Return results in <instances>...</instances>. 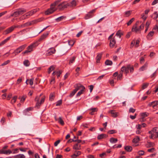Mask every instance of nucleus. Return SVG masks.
Returning <instances> with one entry per match:
<instances>
[{"label": "nucleus", "instance_id": "obj_1", "mask_svg": "<svg viewBox=\"0 0 158 158\" xmlns=\"http://www.w3.org/2000/svg\"><path fill=\"white\" fill-rule=\"evenodd\" d=\"M59 1H57L53 3H52L50 6V8L48 9L45 12V14L46 15H48L53 13L56 11V8L55 7V6L58 4Z\"/></svg>", "mask_w": 158, "mask_h": 158}, {"label": "nucleus", "instance_id": "obj_2", "mask_svg": "<svg viewBox=\"0 0 158 158\" xmlns=\"http://www.w3.org/2000/svg\"><path fill=\"white\" fill-rule=\"evenodd\" d=\"M41 96V94H40V96L39 97L36 96L35 99V101L36 102H37L36 104V106L38 108H39L40 105L43 104L45 99V97L44 96L42 97V99H41L40 102L39 100L40 99V97Z\"/></svg>", "mask_w": 158, "mask_h": 158}, {"label": "nucleus", "instance_id": "obj_3", "mask_svg": "<svg viewBox=\"0 0 158 158\" xmlns=\"http://www.w3.org/2000/svg\"><path fill=\"white\" fill-rule=\"evenodd\" d=\"M157 129V128L156 127H154L152 130L148 132L149 134L151 135L149 136L150 139H154L156 138V136L158 132Z\"/></svg>", "mask_w": 158, "mask_h": 158}, {"label": "nucleus", "instance_id": "obj_4", "mask_svg": "<svg viewBox=\"0 0 158 158\" xmlns=\"http://www.w3.org/2000/svg\"><path fill=\"white\" fill-rule=\"evenodd\" d=\"M27 46V45L26 44H24L20 46L19 48L16 49L13 52V53L15 54V55H16L24 50Z\"/></svg>", "mask_w": 158, "mask_h": 158}, {"label": "nucleus", "instance_id": "obj_5", "mask_svg": "<svg viewBox=\"0 0 158 158\" xmlns=\"http://www.w3.org/2000/svg\"><path fill=\"white\" fill-rule=\"evenodd\" d=\"M59 1L58 4L56 5L58 6V8L60 10L64 9V8L68 7L67 2H63L59 4L60 1Z\"/></svg>", "mask_w": 158, "mask_h": 158}, {"label": "nucleus", "instance_id": "obj_6", "mask_svg": "<svg viewBox=\"0 0 158 158\" xmlns=\"http://www.w3.org/2000/svg\"><path fill=\"white\" fill-rule=\"evenodd\" d=\"M129 68H130V64L127 65L126 67L123 66L121 68L120 72H122V73L123 74V72H124L125 73L127 74L129 73Z\"/></svg>", "mask_w": 158, "mask_h": 158}, {"label": "nucleus", "instance_id": "obj_7", "mask_svg": "<svg viewBox=\"0 0 158 158\" xmlns=\"http://www.w3.org/2000/svg\"><path fill=\"white\" fill-rule=\"evenodd\" d=\"M96 9H94L87 14L85 16V19H88L92 17L93 16V13L95 11Z\"/></svg>", "mask_w": 158, "mask_h": 158}, {"label": "nucleus", "instance_id": "obj_8", "mask_svg": "<svg viewBox=\"0 0 158 158\" xmlns=\"http://www.w3.org/2000/svg\"><path fill=\"white\" fill-rule=\"evenodd\" d=\"M19 27V26H12L9 28L4 31V34H7L12 32L14 29Z\"/></svg>", "mask_w": 158, "mask_h": 158}, {"label": "nucleus", "instance_id": "obj_9", "mask_svg": "<svg viewBox=\"0 0 158 158\" xmlns=\"http://www.w3.org/2000/svg\"><path fill=\"white\" fill-rule=\"evenodd\" d=\"M56 50L54 48H51L49 49L47 51V53H46L47 56H49L54 53L55 52Z\"/></svg>", "mask_w": 158, "mask_h": 158}, {"label": "nucleus", "instance_id": "obj_10", "mask_svg": "<svg viewBox=\"0 0 158 158\" xmlns=\"http://www.w3.org/2000/svg\"><path fill=\"white\" fill-rule=\"evenodd\" d=\"M37 45L38 44L37 43H34L28 46L27 49L28 50H29V51H30L31 52L33 51V48L36 47Z\"/></svg>", "mask_w": 158, "mask_h": 158}, {"label": "nucleus", "instance_id": "obj_11", "mask_svg": "<svg viewBox=\"0 0 158 158\" xmlns=\"http://www.w3.org/2000/svg\"><path fill=\"white\" fill-rule=\"evenodd\" d=\"M116 43V41L114 37L111 39L110 40V46L111 48H113L114 47L115 44Z\"/></svg>", "mask_w": 158, "mask_h": 158}, {"label": "nucleus", "instance_id": "obj_12", "mask_svg": "<svg viewBox=\"0 0 158 158\" xmlns=\"http://www.w3.org/2000/svg\"><path fill=\"white\" fill-rule=\"evenodd\" d=\"M131 31L133 32H135L136 33H140L141 32L140 29L139 28H137L136 26H133Z\"/></svg>", "mask_w": 158, "mask_h": 158}, {"label": "nucleus", "instance_id": "obj_13", "mask_svg": "<svg viewBox=\"0 0 158 158\" xmlns=\"http://www.w3.org/2000/svg\"><path fill=\"white\" fill-rule=\"evenodd\" d=\"M109 113L112 114V116L114 118H116L118 115V113L116 112L114 110H110L109 111Z\"/></svg>", "mask_w": 158, "mask_h": 158}, {"label": "nucleus", "instance_id": "obj_14", "mask_svg": "<svg viewBox=\"0 0 158 158\" xmlns=\"http://www.w3.org/2000/svg\"><path fill=\"white\" fill-rule=\"evenodd\" d=\"M48 34V32H47L46 33H44L42 35H41L40 37L38 40V41H41L42 40H44L47 37Z\"/></svg>", "mask_w": 158, "mask_h": 158}, {"label": "nucleus", "instance_id": "obj_15", "mask_svg": "<svg viewBox=\"0 0 158 158\" xmlns=\"http://www.w3.org/2000/svg\"><path fill=\"white\" fill-rule=\"evenodd\" d=\"M158 105V101H155L150 103L148 104V106H152L153 108H155V107Z\"/></svg>", "mask_w": 158, "mask_h": 158}, {"label": "nucleus", "instance_id": "obj_16", "mask_svg": "<svg viewBox=\"0 0 158 158\" xmlns=\"http://www.w3.org/2000/svg\"><path fill=\"white\" fill-rule=\"evenodd\" d=\"M75 89H77V91L79 89H85L84 86L80 84H77L75 87Z\"/></svg>", "mask_w": 158, "mask_h": 158}, {"label": "nucleus", "instance_id": "obj_17", "mask_svg": "<svg viewBox=\"0 0 158 158\" xmlns=\"http://www.w3.org/2000/svg\"><path fill=\"white\" fill-rule=\"evenodd\" d=\"M67 4L68 5V6H74L76 5V1L75 0H73L69 3L67 2Z\"/></svg>", "mask_w": 158, "mask_h": 158}, {"label": "nucleus", "instance_id": "obj_18", "mask_svg": "<svg viewBox=\"0 0 158 158\" xmlns=\"http://www.w3.org/2000/svg\"><path fill=\"white\" fill-rule=\"evenodd\" d=\"M32 109V108L31 107H29L27 108V109L24 110L23 112V114L25 115H27L28 114V113Z\"/></svg>", "mask_w": 158, "mask_h": 158}, {"label": "nucleus", "instance_id": "obj_19", "mask_svg": "<svg viewBox=\"0 0 158 158\" xmlns=\"http://www.w3.org/2000/svg\"><path fill=\"white\" fill-rule=\"evenodd\" d=\"M108 136L106 134H101L98 135L97 139L99 140H100L102 139L106 138Z\"/></svg>", "mask_w": 158, "mask_h": 158}, {"label": "nucleus", "instance_id": "obj_20", "mask_svg": "<svg viewBox=\"0 0 158 158\" xmlns=\"http://www.w3.org/2000/svg\"><path fill=\"white\" fill-rule=\"evenodd\" d=\"M76 153L74 154L73 155L71 156L72 158H76V157L80 155L81 154V152L80 151L76 152Z\"/></svg>", "mask_w": 158, "mask_h": 158}, {"label": "nucleus", "instance_id": "obj_21", "mask_svg": "<svg viewBox=\"0 0 158 158\" xmlns=\"http://www.w3.org/2000/svg\"><path fill=\"white\" fill-rule=\"evenodd\" d=\"M17 11H18V13H19V15L23 14L26 11V10L22 8L19 9L17 10Z\"/></svg>", "mask_w": 158, "mask_h": 158}, {"label": "nucleus", "instance_id": "obj_22", "mask_svg": "<svg viewBox=\"0 0 158 158\" xmlns=\"http://www.w3.org/2000/svg\"><path fill=\"white\" fill-rule=\"evenodd\" d=\"M76 58V56H73L70 58L69 62V64L70 65L71 64L73 63L74 62Z\"/></svg>", "mask_w": 158, "mask_h": 158}, {"label": "nucleus", "instance_id": "obj_23", "mask_svg": "<svg viewBox=\"0 0 158 158\" xmlns=\"http://www.w3.org/2000/svg\"><path fill=\"white\" fill-rule=\"evenodd\" d=\"M81 145L79 144L78 143L74 145H73V149L78 150L81 149Z\"/></svg>", "mask_w": 158, "mask_h": 158}, {"label": "nucleus", "instance_id": "obj_24", "mask_svg": "<svg viewBox=\"0 0 158 158\" xmlns=\"http://www.w3.org/2000/svg\"><path fill=\"white\" fill-rule=\"evenodd\" d=\"M154 34V32L153 31H150L147 35V38L148 40H150L151 39L150 37L153 36Z\"/></svg>", "mask_w": 158, "mask_h": 158}, {"label": "nucleus", "instance_id": "obj_25", "mask_svg": "<svg viewBox=\"0 0 158 158\" xmlns=\"http://www.w3.org/2000/svg\"><path fill=\"white\" fill-rule=\"evenodd\" d=\"M154 143L151 142H148V143L146 145V147L148 148L154 147Z\"/></svg>", "mask_w": 158, "mask_h": 158}, {"label": "nucleus", "instance_id": "obj_26", "mask_svg": "<svg viewBox=\"0 0 158 158\" xmlns=\"http://www.w3.org/2000/svg\"><path fill=\"white\" fill-rule=\"evenodd\" d=\"M147 126V125L145 123H143L141 124H138L137 127V129H139L143 127H146Z\"/></svg>", "mask_w": 158, "mask_h": 158}, {"label": "nucleus", "instance_id": "obj_27", "mask_svg": "<svg viewBox=\"0 0 158 158\" xmlns=\"http://www.w3.org/2000/svg\"><path fill=\"white\" fill-rule=\"evenodd\" d=\"M148 64L146 63L145 64L142 66L139 69V70L140 71H143L148 66Z\"/></svg>", "mask_w": 158, "mask_h": 158}, {"label": "nucleus", "instance_id": "obj_28", "mask_svg": "<svg viewBox=\"0 0 158 158\" xmlns=\"http://www.w3.org/2000/svg\"><path fill=\"white\" fill-rule=\"evenodd\" d=\"M110 141L111 143H115L117 142L118 139L116 138L112 137L110 139Z\"/></svg>", "mask_w": 158, "mask_h": 158}, {"label": "nucleus", "instance_id": "obj_29", "mask_svg": "<svg viewBox=\"0 0 158 158\" xmlns=\"http://www.w3.org/2000/svg\"><path fill=\"white\" fill-rule=\"evenodd\" d=\"M102 53H99L97 56L96 57V59L97 60V62L98 63L99 61L101 59L102 56Z\"/></svg>", "mask_w": 158, "mask_h": 158}, {"label": "nucleus", "instance_id": "obj_30", "mask_svg": "<svg viewBox=\"0 0 158 158\" xmlns=\"http://www.w3.org/2000/svg\"><path fill=\"white\" fill-rule=\"evenodd\" d=\"M125 149L127 152H131L132 149V147L131 146H126L124 147Z\"/></svg>", "mask_w": 158, "mask_h": 158}, {"label": "nucleus", "instance_id": "obj_31", "mask_svg": "<svg viewBox=\"0 0 158 158\" xmlns=\"http://www.w3.org/2000/svg\"><path fill=\"white\" fill-rule=\"evenodd\" d=\"M140 114L142 117L144 118L145 117H147L148 116L149 114L147 112H145L141 113Z\"/></svg>", "mask_w": 158, "mask_h": 158}, {"label": "nucleus", "instance_id": "obj_32", "mask_svg": "<svg viewBox=\"0 0 158 158\" xmlns=\"http://www.w3.org/2000/svg\"><path fill=\"white\" fill-rule=\"evenodd\" d=\"M65 18V16H62L56 19L55 20L57 22H59Z\"/></svg>", "mask_w": 158, "mask_h": 158}, {"label": "nucleus", "instance_id": "obj_33", "mask_svg": "<svg viewBox=\"0 0 158 158\" xmlns=\"http://www.w3.org/2000/svg\"><path fill=\"white\" fill-rule=\"evenodd\" d=\"M139 140H140L139 137L138 136H136L133 139L132 142L133 143H137Z\"/></svg>", "mask_w": 158, "mask_h": 158}, {"label": "nucleus", "instance_id": "obj_34", "mask_svg": "<svg viewBox=\"0 0 158 158\" xmlns=\"http://www.w3.org/2000/svg\"><path fill=\"white\" fill-rule=\"evenodd\" d=\"M105 64L107 65H111L113 63L111 60H107L106 61Z\"/></svg>", "mask_w": 158, "mask_h": 158}, {"label": "nucleus", "instance_id": "obj_35", "mask_svg": "<svg viewBox=\"0 0 158 158\" xmlns=\"http://www.w3.org/2000/svg\"><path fill=\"white\" fill-rule=\"evenodd\" d=\"M55 68V67L54 65L51 66L48 69V73L49 74Z\"/></svg>", "mask_w": 158, "mask_h": 158}, {"label": "nucleus", "instance_id": "obj_36", "mask_svg": "<svg viewBox=\"0 0 158 158\" xmlns=\"http://www.w3.org/2000/svg\"><path fill=\"white\" fill-rule=\"evenodd\" d=\"M154 19H156L158 17V14L157 12H155L152 15Z\"/></svg>", "mask_w": 158, "mask_h": 158}, {"label": "nucleus", "instance_id": "obj_37", "mask_svg": "<svg viewBox=\"0 0 158 158\" xmlns=\"http://www.w3.org/2000/svg\"><path fill=\"white\" fill-rule=\"evenodd\" d=\"M132 11L129 10L125 12V16L127 17L129 16L131 14Z\"/></svg>", "mask_w": 158, "mask_h": 158}, {"label": "nucleus", "instance_id": "obj_38", "mask_svg": "<svg viewBox=\"0 0 158 158\" xmlns=\"http://www.w3.org/2000/svg\"><path fill=\"white\" fill-rule=\"evenodd\" d=\"M123 34L120 30H119L117 32L116 35L118 36L120 38H121V35H123Z\"/></svg>", "mask_w": 158, "mask_h": 158}, {"label": "nucleus", "instance_id": "obj_39", "mask_svg": "<svg viewBox=\"0 0 158 158\" xmlns=\"http://www.w3.org/2000/svg\"><path fill=\"white\" fill-rule=\"evenodd\" d=\"M17 98V96H15L13 99L11 101V102L12 104H13L15 103L16 101V100Z\"/></svg>", "mask_w": 158, "mask_h": 158}, {"label": "nucleus", "instance_id": "obj_40", "mask_svg": "<svg viewBox=\"0 0 158 158\" xmlns=\"http://www.w3.org/2000/svg\"><path fill=\"white\" fill-rule=\"evenodd\" d=\"M15 158H25V156L23 154H19L15 156Z\"/></svg>", "mask_w": 158, "mask_h": 158}, {"label": "nucleus", "instance_id": "obj_41", "mask_svg": "<svg viewBox=\"0 0 158 158\" xmlns=\"http://www.w3.org/2000/svg\"><path fill=\"white\" fill-rule=\"evenodd\" d=\"M23 64L25 66H28L30 64V63L28 60H25L23 62Z\"/></svg>", "mask_w": 158, "mask_h": 158}, {"label": "nucleus", "instance_id": "obj_42", "mask_svg": "<svg viewBox=\"0 0 158 158\" xmlns=\"http://www.w3.org/2000/svg\"><path fill=\"white\" fill-rule=\"evenodd\" d=\"M26 95H23L21 98L20 97H19V98L21 99L20 102H23L26 98Z\"/></svg>", "mask_w": 158, "mask_h": 158}, {"label": "nucleus", "instance_id": "obj_43", "mask_svg": "<svg viewBox=\"0 0 158 158\" xmlns=\"http://www.w3.org/2000/svg\"><path fill=\"white\" fill-rule=\"evenodd\" d=\"M58 122L62 125H63L64 124V122L62 119L61 117H59Z\"/></svg>", "mask_w": 158, "mask_h": 158}, {"label": "nucleus", "instance_id": "obj_44", "mask_svg": "<svg viewBox=\"0 0 158 158\" xmlns=\"http://www.w3.org/2000/svg\"><path fill=\"white\" fill-rule=\"evenodd\" d=\"M33 81H34V78H32L31 79H30V80L29 79H27L26 82V83L27 84V82L28 81H29V84L31 85H32L33 84Z\"/></svg>", "mask_w": 158, "mask_h": 158}, {"label": "nucleus", "instance_id": "obj_45", "mask_svg": "<svg viewBox=\"0 0 158 158\" xmlns=\"http://www.w3.org/2000/svg\"><path fill=\"white\" fill-rule=\"evenodd\" d=\"M85 89H81V90L78 92L77 94V96H80L83 93V92L84 91Z\"/></svg>", "mask_w": 158, "mask_h": 158}, {"label": "nucleus", "instance_id": "obj_46", "mask_svg": "<svg viewBox=\"0 0 158 158\" xmlns=\"http://www.w3.org/2000/svg\"><path fill=\"white\" fill-rule=\"evenodd\" d=\"M117 132L115 130H112L109 131L107 132V133L109 134H113Z\"/></svg>", "mask_w": 158, "mask_h": 158}, {"label": "nucleus", "instance_id": "obj_47", "mask_svg": "<svg viewBox=\"0 0 158 158\" xmlns=\"http://www.w3.org/2000/svg\"><path fill=\"white\" fill-rule=\"evenodd\" d=\"M135 18H131L128 23H127V25L128 26H129L134 21Z\"/></svg>", "mask_w": 158, "mask_h": 158}, {"label": "nucleus", "instance_id": "obj_48", "mask_svg": "<svg viewBox=\"0 0 158 158\" xmlns=\"http://www.w3.org/2000/svg\"><path fill=\"white\" fill-rule=\"evenodd\" d=\"M54 97L55 96L52 93L50 95L49 97V100L51 101H52L53 100Z\"/></svg>", "mask_w": 158, "mask_h": 158}, {"label": "nucleus", "instance_id": "obj_49", "mask_svg": "<svg viewBox=\"0 0 158 158\" xmlns=\"http://www.w3.org/2000/svg\"><path fill=\"white\" fill-rule=\"evenodd\" d=\"M123 75V74L122 73V72H120L119 74L117 76V80H121L122 78Z\"/></svg>", "mask_w": 158, "mask_h": 158}, {"label": "nucleus", "instance_id": "obj_50", "mask_svg": "<svg viewBox=\"0 0 158 158\" xmlns=\"http://www.w3.org/2000/svg\"><path fill=\"white\" fill-rule=\"evenodd\" d=\"M149 85L148 83H144L142 86V89H143L146 88Z\"/></svg>", "mask_w": 158, "mask_h": 158}, {"label": "nucleus", "instance_id": "obj_51", "mask_svg": "<svg viewBox=\"0 0 158 158\" xmlns=\"http://www.w3.org/2000/svg\"><path fill=\"white\" fill-rule=\"evenodd\" d=\"M135 109H133L132 108H130L129 110V113L132 112L133 113L135 112Z\"/></svg>", "mask_w": 158, "mask_h": 158}, {"label": "nucleus", "instance_id": "obj_52", "mask_svg": "<svg viewBox=\"0 0 158 158\" xmlns=\"http://www.w3.org/2000/svg\"><path fill=\"white\" fill-rule=\"evenodd\" d=\"M154 151H155V148H152L148 150V152H152Z\"/></svg>", "mask_w": 158, "mask_h": 158}, {"label": "nucleus", "instance_id": "obj_53", "mask_svg": "<svg viewBox=\"0 0 158 158\" xmlns=\"http://www.w3.org/2000/svg\"><path fill=\"white\" fill-rule=\"evenodd\" d=\"M62 100H60L56 102V106H60L62 104Z\"/></svg>", "mask_w": 158, "mask_h": 158}, {"label": "nucleus", "instance_id": "obj_54", "mask_svg": "<svg viewBox=\"0 0 158 158\" xmlns=\"http://www.w3.org/2000/svg\"><path fill=\"white\" fill-rule=\"evenodd\" d=\"M62 73V72L61 71H59L56 72V74L57 76V77L58 78L60 76V75Z\"/></svg>", "mask_w": 158, "mask_h": 158}, {"label": "nucleus", "instance_id": "obj_55", "mask_svg": "<svg viewBox=\"0 0 158 158\" xmlns=\"http://www.w3.org/2000/svg\"><path fill=\"white\" fill-rule=\"evenodd\" d=\"M129 69L130 70V71L131 73H133L134 70L133 66H132L131 67V65H130V68H129Z\"/></svg>", "mask_w": 158, "mask_h": 158}, {"label": "nucleus", "instance_id": "obj_56", "mask_svg": "<svg viewBox=\"0 0 158 158\" xmlns=\"http://www.w3.org/2000/svg\"><path fill=\"white\" fill-rule=\"evenodd\" d=\"M89 110H92V111L94 112L97 111L98 110V109L97 108H91L89 109Z\"/></svg>", "mask_w": 158, "mask_h": 158}, {"label": "nucleus", "instance_id": "obj_57", "mask_svg": "<svg viewBox=\"0 0 158 158\" xmlns=\"http://www.w3.org/2000/svg\"><path fill=\"white\" fill-rule=\"evenodd\" d=\"M30 52V51H29V50H28L27 49V50H26L24 52H23L22 53V54L23 55H25V54H28Z\"/></svg>", "mask_w": 158, "mask_h": 158}, {"label": "nucleus", "instance_id": "obj_58", "mask_svg": "<svg viewBox=\"0 0 158 158\" xmlns=\"http://www.w3.org/2000/svg\"><path fill=\"white\" fill-rule=\"evenodd\" d=\"M10 62V60H7L5 61L1 65L2 66H4V65H6L8 63H9Z\"/></svg>", "mask_w": 158, "mask_h": 158}, {"label": "nucleus", "instance_id": "obj_59", "mask_svg": "<svg viewBox=\"0 0 158 158\" xmlns=\"http://www.w3.org/2000/svg\"><path fill=\"white\" fill-rule=\"evenodd\" d=\"M139 42H140V41L139 40H136V43H135V47H136V48L137 47L139 46Z\"/></svg>", "mask_w": 158, "mask_h": 158}, {"label": "nucleus", "instance_id": "obj_60", "mask_svg": "<svg viewBox=\"0 0 158 158\" xmlns=\"http://www.w3.org/2000/svg\"><path fill=\"white\" fill-rule=\"evenodd\" d=\"M144 152L143 151H140L138 152V154L139 155H144Z\"/></svg>", "mask_w": 158, "mask_h": 158}, {"label": "nucleus", "instance_id": "obj_61", "mask_svg": "<svg viewBox=\"0 0 158 158\" xmlns=\"http://www.w3.org/2000/svg\"><path fill=\"white\" fill-rule=\"evenodd\" d=\"M60 140H58L57 141H56L54 143V145L55 146H57L58 144L60 143Z\"/></svg>", "mask_w": 158, "mask_h": 158}, {"label": "nucleus", "instance_id": "obj_62", "mask_svg": "<svg viewBox=\"0 0 158 158\" xmlns=\"http://www.w3.org/2000/svg\"><path fill=\"white\" fill-rule=\"evenodd\" d=\"M5 122V118L4 117H3L1 120V122L2 125L4 124Z\"/></svg>", "mask_w": 158, "mask_h": 158}, {"label": "nucleus", "instance_id": "obj_63", "mask_svg": "<svg viewBox=\"0 0 158 158\" xmlns=\"http://www.w3.org/2000/svg\"><path fill=\"white\" fill-rule=\"evenodd\" d=\"M22 81V78H19L17 81L16 84H19Z\"/></svg>", "mask_w": 158, "mask_h": 158}, {"label": "nucleus", "instance_id": "obj_64", "mask_svg": "<svg viewBox=\"0 0 158 158\" xmlns=\"http://www.w3.org/2000/svg\"><path fill=\"white\" fill-rule=\"evenodd\" d=\"M14 17H17L19 15V13H18V12L17 11V10L14 12Z\"/></svg>", "mask_w": 158, "mask_h": 158}]
</instances>
